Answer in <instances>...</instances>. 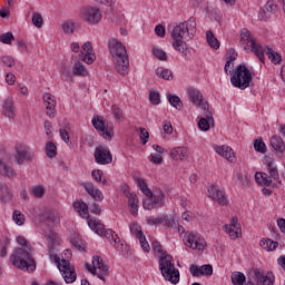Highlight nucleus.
I'll return each mask as SVG.
<instances>
[{
  "mask_svg": "<svg viewBox=\"0 0 285 285\" xmlns=\"http://www.w3.org/2000/svg\"><path fill=\"white\" fill-rule=\"evenodd\" d=\"M197 28V21L190 17L187 21L180 22L171 30L173 48L181 55H187L188 43L195 37V29ZM186 41H185V40Z\"/></svg>",
  "mask_w": 285,
  "mask_h": 285,
  "instance_id": "obj_1",
  "label": "nucleus"
},
{
  "mask_svg": "<svg viewBox=\"0 0 285 285\" xmlns=\"http://www.w3.org/2000/svg\"><path fill=\"white\" fill-rule=\"evenodd\" d=\"M109 52L111 55L114 68L118 75L126 77L130 69V59H128V51L126 46L117 39L109 40Z\"/></svg>",
  "mask_w": 285,
  "mask_h": 285,
  "instance_id": "obj_2",
  "label": "nucleus"
},
{
  "mask_svg": "<svg viewBox=\"0 0 285 285\" xmlns=\"http://www.w3.org/2000/svg\"><path fill=\"white\" fill-rule=\"evenodd\" d=\"M153 249L160 254L159 271L163 277L167 282H170V284H179V269L175 268L173 256L164 253V250H161V243L157 240L153 243Z\"/></svg>",
  "mask_w": 285,
  "mask_h": 285,
  "instance_id": "obj_3",
  "label": "nucleus"
},
{
  "mask_svg": "<svg viewBox=\"0 0 285 285\" xmlns=\"http://www.w3.org/2000/svg\"><path fill=\"white\" fill-rule=\"evenodd\" d=\"M10 262L16 268H19V271H30V273H32L37 269L35 258H32L28 249H16L10 256Z\"/></svg>",
  "mask_w": 285,
  "mask_h": 285,
  "instance_id": "obj_4",
  "label": "nucleus"
},
{
  "mask_svg": "<svg viewBox=\"0 0 285 285\" xmlns=\"http://www.w3.org/2000/svg\"><path fill=\"white\" fill-rule=\"evenodd\" d=\"M230 83L234 88H239V90L250 88V83H253V73H250V69L244 63L237 66L230 77Z\"/></svg>",
  "mask_w": 285,
  "mask_h": 285,
  "instance_id": "obj_5",
  "label": "nucleus"
},
{
  "mask_svg": "<svg viewBox=\"0 0 285 285\" xmlns=\"http://www.w3.org/2000/svg\"><path fill=\"white\" fill-rule=\"evenodd\" d=\"M240 46L244 50H249V52H254L259 61L264 62V48L262 45L257 43L250 30L242 29L240 30Z\"/></svg>",
  "mask_w": 285,
  "mask_h": 285,
  "instance_id": "obj_6",
  "label": "nucleus"
},
{
  "mask_svg": "<svg viewBox=\"0 0 285 285\" xmlns=\"http://www.w3.org/2000/svg\"><path fill=\"white\" fill-rule=\"evenodd\" d=\"M53 259L66 284H75L77 282V272H75V266L70 265V261L61 259L58 255H55Z\"/></svg>",
  "mask_w": 285,
  "mask_h": 285,
  "instance_id": "obj_7",
  "label": "nucleus"
},
{
  "mask_svg": "<svg viewBox=\"0 0 285 285\" xmlns=\"http://www.w3.org/2000/svg\"><path fill=\"white\" fill-rule=\"evenodd\" d=\"M86 268L91 273V275H97V277L102 282H106L108 271H110V267L104 263V258L99 256L92 257V265H90V263H86Z\"/></svg>",
  "mask_w": 285,
  "mask_h": 285,
  "instance_id": "obj_8",
  "label": "nucleus"
},
{
  "mask_svg": "<svg viewBox=\"0 0 285 285\" xmlns=\"http://www.w3.org/2000/svg\"><path fill=\"white\" fill-rule=\"evenodd\" d=\"M91 124L95 129L98 130L99 135L104 137L107 141L112 140V136L115 135V130L112 127L108 126L104 116H95L91 120Z\"/></svg>",
  "mask_w": 285,
  "mask_h": 285,
  "instance_id": "obj_9",
  "label": "nucleus"
},
{
  "mask_svg": "<svg viewBox=\"0 0 285 285\" xmlns=\"http://www.w3.org/2000/svg\"><path fill=\"white\" fill-rule=\"evenodd\" d=\"M102 237H106L108 242L118 250V253H121V255L126 256L128 255V245L124 243V240L115 233L112 229H107L102 234Z\"/></svg>",
  "mask_w": 285,
  "mask_h": 285,
  "instance_id": "obj_10",
  "label": "nucleus"
},
{
  "mask_svg": "<svg viewBox=\"0 0 285 285\" xmlns=\"http://www.w3.org/2000/svg\"><path fill=\"white\" fill-rule=\"evenodd\" d=\"M184 243L188 248L193 250H204L206 248V239L197 233H189L184 237Z\"/></svg>",
  "mask_w": 285,
  "mask_h": 285,
  "instance_id": "obj_11",
  "label": "nucleus"
},
{
  "mask_svg": "<svg viewBox=\"0 0 285 285\" xmlns=\"http://www.w3.org/2000/svg\"><path fill=\"white\" fill-rule=\"evenodd\" d=\"M96 164L100 166H106L108 164H112V154L110 149L106 146H98L94 153Z\"/></svg>",
  "mask_w": 285,
  "mask_h": 285,
  "instance_id": "obj_12",
  "label": "nucleus"
},
{
  "mask_svg": "<svg viewBox=\"0 0 285 285\" xmlns=\"http://www.w3.org/2000/svg\"><path fill=\"white\" fill-rule=\"evenodd\" d=\"M81 14L82 19L90 26H97L101 21V10L97 7H86Z\"/></svg>",
  "mask_w": 285,
  "mask_h": 285,
  "instance_id": "obj_13",
  "label": "nucleus"
},
{
  "mask_svg": "<svg viewBox=\"0 0 285 285\" xmlns=\"http://www.w3.org/2000/svg\"><path fill=\"white\" fill-rule=\"evenodd\" d=\"M207 196L219 206H228V198L226 193L217 188L215 185H210L207 189Z\"/></svg>",
  "mask_w": 285,
  "mask_h": 285,
  "instance_id": "obj_14",
  "label": "nucleus"
},
{
  "mask_svg": "<svg viewBox=\"0 0 285 285\" xmlns=\"http://www.w3.org/2000/svg\"><path fill=\"white\" fill-rule=\"evenodd\" d=\"M16 153L14 160L19 166H23L26 161L31 163L35 159V154L21 145L16 147Z\"/></svg>",
  "mask_w": 285,
  "mask_h": 285,
  "instance_id": "obj_15",
  "label": "nucleus"
},
{
  "mask_svg": "<svg viewBox=\"0 0 285 285\" xmlns=\"http://www.w3.org/2000/svg\"><path fill=\"white\" fill-rule=\"evenodd\" d=\"M42 99L47 110V117H50V119H55V117H57V99L50 92L43 94Z\"/></svg>",
  "mask_w": 285,
  "mask_h": 285,
  "instance_id": "obj_16",
  "label": "nucleus"
},
{
  "mask_svg": "<svg viewBox=\"0 0 285 285\" xmlns=\"http://www.w3.org/2000/svg\"><path fill=\"white\" fill-rule=\"evenodd\" d=\"M188 97L190 101L197 106L198 108H202V110H206L208 112V101L204 99V96L202 95V91L195 88L188 89Z\"/></svg>",
  "mask_w": 285,
  "mask_h": 285,
  "instance_id": "obj_17",
  "label": "nucleus"
},
{
  "mask_svg": "<svg viewBox=\"0 0 285 285\" xmlns=\"http://www.w3.org/2000/svg\"><path fill=\"white\" fill-rule=\"evenodd\" d=\"M224 228L230 239H239V236L242 235V225H239L237 217H233L230 224H226Z\"/></svg>",
  "mask_w": 285,
  "mask_h": 285,
  "instance_id": "obj_18",
  "label": "nucleus"
},
{
  "mask_svg": "<svg viewBox=\"0 0 285 285\" xmlns=\"http://www.w3.org/2000/svg\"><path fill=\"white\" fill-rule=\"evenodd\" d=\"M79 57L88 65L94 63L95 59H97V56H95V49H92V43L90 41L83 43L82 51Z\"/></svg>",
  "mask_w": 285,
  "mask_h": 285,
  "instance_id": "obj_19",
  "label": "nucleus"
},
{
  "mask_svg": "<svg viewBox=\"0 0 285 285\" xmlns=\"http://www.w3.org/2000/svg\"><path fill=\"white\" fill-rule=\"evenodd\" d=\"M2 115L8 117V119H17V107L14 106V99L12 97L4 99L2 105Z\"/></svg>",
  "mask_w": 285,
  "mask_h": 285,
  "instance_id": "obj_20",
  "label": "nucleus"
},
{
  "mask_svg": "<svg viewBox=\"0 0 285 285\" xmlns=\"http://www.w3.org/2000/svg\"><path fill=\"white\" fill-rule=\"evenodd\" d=\"M252 279L257 282V284L262 285H273L275 284V278L273 276H266L264 273L259 272V269H255L252 274Z\"/></svg>",
  "mask_w": 285,
  "mask_h": 285,
  "instance_id": "obj_21",
  "label": "nucleus"
},
{
  "mask_svg": "<svg viewBox=\"0 0 285 285\" xmlns=\"http://www.w3.org/2000/svg\"><path fill=\"white\" fill-rule=\"evenodd\" d=\"M83 188L86 193H88V195L95 199V202H104V193H101L100 189L95 186V184L85 183Z\"/></svg>",
  "mask_w": 285,
  "mask_h": 285,
  "instance_id": "obj_22",
  "label": "nucleus"
},
{
  "mask_svg": "<svg viewBox=\"0 0 285 285\" xmlns=\"http://www.w3.org/2000/svg\"><path fill=\"white\" fill-rule=\"evenodd\" d=\"M214 150L220 156L224 157V159H227V161H235V153L233 151V148L229 146L223 145V146H215Z\"/></svg>",
  "mask_w": 285,
  "mask_h": 285,
  "instance_id": "obj_23",
  "label": "nucleus"
},
{
  "mask_svg": "<svg viewBox=\"0 0 285 285\" xmlns=\"http://www.w3.org/2000/svg\"><path fill=\"white\" fill-rule=\"evenodd\" d=\"M170 157L174 161H184V159H188V148L186 147H175L169 150Z\"/></svg>",
  "mask_w": 285,
  "mask_h": 285,
  "instance_id": "obj_24",
  "label": "nucleus"
},
{
  "mask_svg": "<svg viewBox=\"0 0 285 285\" xmlns=\"http://www.w3.org/2000/svg\"><path fill=\"white\" fill-rule=\"evenodd\" d=\"M232 284L234 285H255L253 283V279L248 278V282L246 283V275L242 272H234L230 275Z\"/></svg>",
  "mask_w": 285,
  "mask_h": 285,
  "instance_id": "obj_25",
  "label": "nucleus"
},
{
  "mask_svg": "<svg viewBox=\"0 0 285 285\" xmlns=\"http://www.w3.org/2000/svg\"><path fill=\"white\" fill-rule=\"evenodd\" d=\"M263 164L266 166L268 174L272 175L273 179H279V171L277 167L273 164V158L271 156H265L263 159Z\"/></svg>",
  "mask_w": 285,
  "mask_h": 285,
  "instance_id": "obj_26",
  "label": "nucleus"
},
{
  "mask_svg": "<svg viewBox=\"0 0 285 285\" xmlns=\"http://www.w3.org/2000/svg\"><path fill=\"white\" fill-rule=\"evenodd\" d=\"M210 126H215V119L213 118V114L208 111L206 115V118H200L198 121V128L199 130H203L206 132L207 130H210Z\"/></svg>",
  "mask_w": 285,
  "mask_h": 285,
  "instance_id": "obj_27",
  "label": "nucleus"
},
{
  "mask_svg": "<svg viewBox=\"0 0 285 285\" xmlns=\"http://www.w3.org/2000/svg\"><path fill=\"white\" fill-rule=\"evenodd\" d=\"M128 206L130 207V213L132 217H137L139 213V198L136 194H129L128 196Z\"/></svg>",
  "mask_w": 285,
  "mask_h": 285,
  "instance_id": "obj_28",
  "label": "nucleus"
},
{
  "mask_svg": "<svg viewBox=\"0 0 285 285\" xmlns=\"http://www.w3.org/2000/svg\"><path fill=\"white\" fill-rule=\"evenodd\" d=\"M0 175H2V177H9V179H14V177H17V171H14V168L10 165L0 160Z\"/></svg>",
  "mask_w": 285,
  "mask_h": 285,
  "instance_id": "obj_29",
  "label": "nucleus"
},
{
  "mask_svg": "<svg viewBox=\"0 0 285 285\" xmlns=\"http://www.w3.org/2000/svg\"><path fill=\"white\" fill-rule=\"evenodd\" d=\"M0 199L3 204H10L12 202V190L6 184H0Z\"/></svg>",
  "mask_w": 285,
  "mask_h": 285,
  "instance_id": "obj_30",
  "label": "nucleus"
},
{
  "mask_svg": "<svg viewBox=\"0 0 285 285\" xmlns=\"http://www.w3.org/2000/svg\"><path fill=\"white\" fill-rule=\"evenodd\" d=\"M73 209L83 219H88V217H90V214L88 213V205L86 203H83V202H75L73 203Z\"/></svg>",
  "mask_w": 285,
  "mask_h": 285,
  "instance_id": "obj_31",
  "label": "nucleus"
},
{
  "mask_svg": "<svg viewBox=\"0 0 285 285\" xmlns=\"http://www.w3.org/2000/svg\"><path fill=\"white\" fill-rule=\"evenodd\" d=\"M88 226L89 228H91V230H95L97 235H100V237H104V234L106 233V230L104 229L105 226L104 224H101L100 220H95L90 218L88 220Z\"/></svg>",
  "mask_w": 285,
  "mask_h": 285,
  "instance_id": "obj_32",
  "label": "nucleus"
},
{
  "mask_svg": "<svg viewBox=\"0 0 285 285\" xmlns=\"http://www.w3.org/2000/svg\"><path fill=\"white\" fill-rule=\"evenodd\" d=\"M271 147L273 148V150H276V153H284L285 150L284 140H282V138L278 136H273L271 138Z\"/></svg>",
  "mask_w": 285,
  "mask_h": 285,
  "instance_id": "obj_33",
  "label": "nucleus"
},
{
  "mask_svg": "<svg viewBox=\"0 0 285 285\" xmlns=\"http://www.w3.org/2000/svg\"><path fill=\"white\" fill-rule=\"evenodd\" d=\"M72 72L76 77H88V69L80 61L73 63Z\"/></svg>",
  "mask_w": 285,
  "mask_h": 285,
  "instance_id": "obj_34",
  "label": "nucleus"
},
{
  "mask_svg": "<svg viewBox=\"0 0 285 285\" xmlns=\"http://www.w3.org/2000/svg\"><path fill=\"white\" fill-rule=\"evenodd\" d=\"M151 199H154V206L156 208H161V206L165 204L164 199H166V195H164V191L159 189L153 194Z\"/></svg>",
  "mask_w": 285,
  "mask_h": 285,
  "instance_id": "obj_35",
  "label": "nucleus"
},
{
  "mask_svg": "<svg viewBox=\"0 0 285 285\" xmlns=\"http://www.w3.org/2000/svg\"><path fill=\"white\" fill-rule=\"evenodd\" d=\"M48 242H49L48 255L50 259L55 262V255H57V252L55 250V245L57 244V234H49Z\"/></svg>",
  "mask_w": 285,
  "mask_h": 285,
  "instance_id": "obj_36",
  "label": "nucleus"
},
{
  "mask_svg": "<svg viewBox=\"0 0 285 285\" xmlns=\"http://www.w3.org/2000/svg\"><path fill=\"white\" fill-rule=\"evenodd\" d=\"M167 99L170 106H173V108H176V110H181V108H184V102H181V99L178 96L169 94L167 96Z\"/></svg>",
  "mask_w": 285,
  "mask_h": 285,
  "instance_id": "obj_37",
  "label": "nucleus"
},
{
  "mask_svg": "<svg viewBox=\"0 0 285 285\" xmlns=\"http://www.w3.org/2000/svg\"><path fill=\"white\" fill-rule=\"evenodd\" d=\"M206 39H207V43H208V46H210V48H214V50H219V40H217V38H215V35L213 33V31L208 30L206 32Z\"/></svg>",
  "mask_w": 285,
  "mask_h": 285,
  "instance_id": "obj_38",
  "label": "nucleus"
},
{
  "mask_svg": "<svg viewBox=\"0 0 285 285\" xmlns=\"http://www.w3.org/2000/svg\"><path fill=\"white\" fill-rule=\"evenodd\" d=\"M261 246L264 248V250H275L279 244L271 238L267 239H262L261 240Z\"/></svg>",
  "mask_w": 285,
  "mask_h": 285,
  "instance_id": "obj_39",
  "label": "nucleus"
},
{
  "mask_svg": "<svg viewBox=\"0 0 285 285\" xmlns=\"http://www.w3.org/2000/svg\"><path fill=\"white\" fill-rule=\"evenodd\" d=\"M156 75L166 81H170V79H173V71L169 69H164L163 67L156 69Z\"/></svg>",
  "mask_w": 285,
  "mask_h": 285,
  "instance_id": "obj_40",
  "label": "nucleus"
},
{
  "mask_svg": "<svg viewBox=\"0 0 285 285\" xmlns=\"http://www.w3.org/2000/svg\"><path fill=\"white\" fill-rule=\"evenodd\" d=\"M138 187L140 188L141 193L146 195V197H153V191L150 188H148V184L144 178H138L137 179Z\"/></svg>",
  "mask_w": 285,
  "mask_h": 285,
  "instance_id": "obj_41",
  "label": "nucleus"
},
{
  "mask_svg": "<svg viewBox=\"0 0 285 285\" xmlns=\"http://www.w3.org/2000/svg\"><path fill=\"white\" fill-rule=\"evenodd\" d=\"M265 52H266L268 59L272 61V63H281L282 62V56L279 53L275 52L273 49L267 47Z\"/></svg>",
  "mask_w": 285,
  "mask_h": 285,
  "instance_id": "obj_42",
  "label": "nucleus"
},
{
  "mask_svg": "<svg viewBox=\"0 0 285 285\" xmlns=\"http://www.w3.org/2000/svg\"><path fill=\"white\" fill-rule=\"evenodd\" d=\"M46 155L49 157V159L57 157V145H55V142L48 141L46 144Z\"/></svg>",
  "mask_w": 285,
  "mask_h": 285,
  "instance_id": "obj_43",
  "label": "nucleus"
},
{
  "mask_svg": "<svg viewBox=\"0 0 285 285\" xmlns=\"http://www.w3.org/2000/svg\"><path fill=\"white\" fill-rule=\"evenodd\" d=\"M129 230L131 233V235H134L135 237H137V239L144 237V232H141V226H139V224L137 223H131L129 225Z\"/></svg>",
  "mask_w": 285,
  "mask_h": 285,
  "instance_id": "obj_44",
  "label": "nucleus"
},
{
  "mask_svg": "<svg viewBox=\"0 0 285 285\" xmlns=\"http://www.w3.org/2000/svg\"><path fill=\"white\" fill-rule=\"evenodd\" d=\"M14 63V58L11 56H3L0 58V66H2V68H12Z\"/></svg>",
  "mask_w": 285,
  "mask_h": 285,
  "instance_id": "obj_45",
  "label": "nucleus"
},
{
  "mask_svg": "<svg viewBox=\"0 0 285 285\" xmlns=\"http://www.w3.org/2000/svg\"><path fill=\"white\" fill-rule=\"evenodd\" d=\"M265 10L268 14H275L277 12V10H279V7L277 6V3H275V1L273 0H268L265 4Z\"/></svg>",
  "mask_w": 285,
  "mask_h": 285,
  "instance_id": "obj_46",
  "label": "nucleus"
},
{
  "mask_svg": "<svg viewBox=\"0 0 285 285\" xmlns=\"http://www.w3.org/2000/svg\"><path fill=\"white\" fill-rule=\"evenodd\" d=\"M254 149L256 153H261L262 155L266 154V144L262 138L254 141Z\"/></svg>",
  "mask_w": 285,
  "mask_h": 285,
  "instance_id": "obj_47",
  "label": "nucleus"
},
{
  "mask_svg": "<svg viewBox=\"0 0 285 285\" xmlns=\"http://www.w3.org/2000/svg\"><path fill=\"white\" fill-rule=\"evenodd\" d=\"M148 226H160V224H164L166 222V216L161 215L155 218H147L146 219Z\"/></svg>",
  "mask_w": 285,
  "mask_h": 285,
  "instance_id": "obj_48",
  "label": "nucleus"
},
{
  "mask_svg": "<svg viewBox=\"0 0 285 285\" xmlns=\"http://www.w3.org/2000/svg\"><path fill=\"white\" fill-rule=\"evenodd\" d=\"M12 217L18 226H23V224H26V216L19 210H14Z\"/></svg>",
  "mask_w": 285,
  "mask_h": 285,
  "instance_id": "obj_49",
  "label": "nucleus"
},
{
  "mask_svg": "<svg viewBox=\"0 0 285 285\" xmlns=\"http://www.w3.org/2000/svg\"><path fill=\"white\" fill-rule=\"evenodd\" d=\"M1 43H6L7 46H10L12 41H14V35L12 32H6L0 36Z\"/></svg>",
  "mask_w": 285,
  "mask_h": 285,
  "instance_id": "obj_50",
  "label": "nucleus"
},
{
  "mask_svg": "<svg viewBox=\"0 0 285 285\" xmlns=\"http://www.w3.org/2000/svg\"><path fill=\"white\" fill-rule=\"evenodd\" d=\"M142 207L145 210H153L157 207H155V200L153 199V196H147L146 199L142 202Z\"/></svg>",
  "mask_w": 285,
  "mask_h": 285,
  "instance_id": "obj_51",
  "label": "nucleus"
},
{
  "mask_svg": "<svg viewBox=\"0 0 285 285\" xmlns=\"http://www.w3.org/2000/svg\"><path fill=\"white\" fill-rule=\"evenodd\" d=\"M153 55L159 59L160 61H166V59H168V57L166 56V51H164L160 48H154L153 49Z\"/></svg>",
  "mask_w": 285,
  "mask_h": 285,
  "instance_id": "obj_52",
  "label": "nucleus"
},
{
  "mask_svg": "<svg viewBox=\"0 0 285 285\" xmlns=\"http://www.w3.org/2000/svg\"><path fill=\"white\" fill-rule=\"evenodd\" d=\"M62 30L66 35H73L75 33V22L67 21L62 24Z\"/></svg>",
  "mask_w": 285,
  "mask_h": 285,
  "instance_id": "obj_53",
  "label": "nucleus"
},
{
  "mask_svg": "<svg viewBox=\"0 0 285 285\" xmlns=\"http://www.w3.org/2000/svg\"><path fill=\"white\" fill-rule=\"evenodd\" d=\"M139 131H140L139 137H140V140L142 141V146H146V142L149 141L150 139V134L144 127H140Z\"/></svg>",
  "mask_w": 285,
  "mask_h": 285,
  "instance_id": "obj_54",
  "label": "nucleus"
},
{
  "mask_svg": "<svg viewBox=\"0 0 285 285\" xmlns=\"http://www.w3.org/2000/svg\"><path fill=\"white\" fill-rule=\"evenodd\" d=\"M32 23L36 28H41V26H43V17H41V13L32 14Z\"/></svg>",
  "mask_w": 285,
  "mask_h": 285,
  "instance_id": "obj_55",
  "label": "nucleus"
},
{
  "mask_svg": "<svg viewBox=\"0 0 285 285\" xmlns=\"http://www.w3.org/2000/svg\"><path fill=\"white\" fill-rule=\"evenodd\" d=\"M149 101L150 104H153L154 106H159V104L161 102V99L159 98V92L157 91H151L149 94Z\"/></svg>",
  "mask_w": 285,
  "mask_h": 285,
  "instance_id": "obj_56",
  "label": "nucleus"
},
{
  "mask_svg": "<svg viewBox=\"0 0 285 285\" xmlns=\"http://www.w3.org/2000/svg\"><path fill=\"white\" fill-rule=\"evenodd\" d=\"M32 193L35 197L41 198L43 197V195H46V189L43 188V186H36L32 187Z\"/></svg>",
  "mask_w": 285,
  "mask_h": 285,
  "instance_id": "obj_57",
  "label": "nucleus"
},
{
  "mask_svg": "<svg viewBox=\"0 0 285 285\" xmlns=\"http://www.w3.org/2000/svg\"><path fill=\"white\" fill-rule=\"evenodd\" d=\"M273 175L272 174H266V173H263V179H262V184L263 186H271L273 184Z\"/></svg>",
  "mask_w": 285,
  "mask_h": 285,
  "instance_id": "obj_58",
  "label": "nucleus"
},
{
  "mask_svg": "<svg viewBox=\"0 0 285 285\" xmlns=\"http://www.w3.org/2000/svg\"><path fill=\"white\" fill-rule=\"evenodd\" d=\"M138 239L140 242V246L144 250V253H150V245L148 244V240L146 239V236H142Z\"/></svg>",
  "mask_w": 285,
  "mask_h": 285,
  "instance_id": "obj_59",
  "label": "nucleus"
},
{
  "mask_svg": "<svg viewBox=\"0 0 285 285\" xmlns=\"http://www.w3.org/2000/svg\"><path fill=\"white\" fill-rule=\"evenodd\" d=\"M200 275H213V265H203L199 267Z\"/></svg>",
  "mask_w": 285,
  "mask_h": 285,
  "instance_id": "obj_60",
  "label": "nucleus"
},
{
  "mask_svg": "<svg viewBox=\"0 0 285 285\" xmlns=\"http://www.w3.org/2000/svg\"><path fill=\"white\" fill-rule=\"evenodd\" d=\"M111 110L114 112L115 119H124V111L121 108L117 107V105H114Z\"/></svg>",
  "mask_w": 285,
  "mask_h": 285,
  "instance_id": "obj_61",
  "label": "nucleus"
},
{
  "mask_svg": "<svg viewBox=\"0 0 285 285\" xmlns=\"http://www.w3.org/2000/svg\"><path fill=\"white\" fill-rule=\"evenodd\" d=\"M155 33L157 35V37H166V28L164 27V24H157L155 27Z\"/></svg>",
  "mask_w": 285,
  "mask_h": 285,
  "instance_id": "obj_62",
  "label": "nucleus"
},
{
  "mask_svg": "<svg viewBox=\"0 0 285 285\" xmlns=\"http://www.w3.org/2000/svg\"><path fill=\"white\" fill-rule=\"evenodd\" d=\"M90 210L94 215H101V206H99L97 203L91 204Z\"/></svg>",
  "mask_w": 285,
  "mask_h": 285,
  "instance_id": "obj_63",
  "label": "nucleus"
},
{
  "mask_svg": "<svg viewBox=\"0 0 285 285\" xmlns=\"http://www.w3.org/2000/svg\"><path fill=\"white\" fill-rule=\"evenodd\" d=\"M49 222H51V224H59L61 222V218H59V214L51 213L49 215Z\"/></svg>",
  "mask_w": 285,
  "mask_h": 285,
  "instance_id": "obj_64",
  "label": "nucleus"
}]
</instances>
